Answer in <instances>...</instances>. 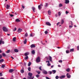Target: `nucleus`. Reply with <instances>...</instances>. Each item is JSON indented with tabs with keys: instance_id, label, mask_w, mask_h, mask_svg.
Masks as SVG:
<instances>
[{
	"instance_id": "obj_1",
	"label": "nucleus",
	"mask_w": 79,
	"mask_h": 79,
	"mask_svg": "<svg viewBox=\"0 0 79 79\" xmlns=\"http://www.w3.org/2000/svg\"><path fill=\"white\" fill-rule=\"evenodd\" d=\"M28 76L30 77H28V79H33L34 78V77H32V73H29L28 74Z\"/></svg>"
},
{
	"instance_id": "obj_2",
	"label": "nucleus",
	"mask_w": 79,
	"mask_h": 79,
	"mask_svg": "<svg viewBox=\"0 0 79 79\" xmlns=\"http://www.w3.org/2000/svg\"><path fill=\"white\" fill-rule=\"evenodd\" d=\"M36 63H39L40 61V57H38L36 59Z\"/></svg>"
},
{
	"instance_id": "obj_3",
	"label": "nucleus",
	"mask_w": 79,
	"mask_h": 79,
	"mask_svg": "<svg viewBox=\"0 0 79 79\" xmlns=\"http://www.w3.org/2000/svg\"><path fill=\"white\" fill-rule=\"evenodd\" d=\"M42 6H43V5L41 4L40 5L38 6V8L39 10H41V9L42 8Z\"/></svg>"
},
{
	"instance_id": "obj_4",
	"label": "nucleus",
	"mask_w": 79,
	"mask_h": 79,
	"mask_svg": "<svg viewBox=\"0 0 79 79\" xmlns=\"http://www.w3.org/2000/svg\"><path fill=\"white\" fill-rule=\"evenodd\" d=\"M2 29L4 32H7L8 31V29L5 27H3L2 28Z\"/></svg>"
},
{
	"instance_id": "obj_5",
	"label": "nucleus",
	"mask_w": 79,
	"mask_h": 79,
	"mask_svg": "<svg viewBox=\"0 0 79 79\" xmlns=\"http://www.w3.org/2000/svg\"><path fill=\"white\" fill-rule=\"evenodd\" d=\"M48 63L47 64V66H50V65H51V64L50 63V61L49 60L47 61L46 63Z\"/></svg>"
},
{
	"instance_id": "obj_6",
	"label": "nucleus",
	"mask_w": 79,
	"mask_h": 79,
	"mask_svg": "<svg viewBox=\"0 0 79 79\" xmlns=\"http://www.w3.org/2000/svg\"><path fill=\"white\" fill-rule=\"evenodd\" d=\"M31 48H34V47H35V45L34 44H32L31 45Z\"/></svg>"
},
{
	"instance_id": "obj_7",
	"label": "nucleus",
	"mask_w": 79,
	"mask_h": 79,
	"mask_svg": "<svg viewBox=\"0 0 79 79\" xmlns=\"http://www.w3.org/2000/svg\"><path fill=\"white\" fill-rule=\"evenodd\" d=\"M43 73L44 74H47V72L45 70H43Z\"/></svg>"
},
{
	"instance_id": "obj_8",
	"label": "nucleus",
	"mask_w": 79,
	"mask_h": 79,
	"mask_svg": "<svg viewBox=\"0 0 79 79\" xmlns=\"http://www.w3.org/2000/svg\"><path fill=\"white\" fill-rule=\"evenodd\" d=\"M59 77L60 79H62V78H64V77H65V76L62 75L61 77Z\"/></svg>"
},
{
	"instance_id": "obj_9",
	"label": "nucleus",
	"mask_w": 79,
	"mask_h": 79,
	"mask_svg": "<svg viewBox=\"0 0 79 79\" xmlns=\"http://www.w3.org/2000/svg\"><path fill=\"white\" fill-rule=\"evenodd\" d=\"M22 31V29L21 28H19L18 31V32H21Z\"/></svg>"
},
{
	"instance_id": "obj_10",
	"label": "nucleus",
	"mask_w": 79,
	"mask_h": 79,
	"mask_svg": "<svg viewBox=\"0 0 79 79\" xmlns=\"http://www.w3.org/2000/svg\"><path fill=\"white\" fill-rule=\"evenodd\" d=\"M20 21L18 19H16V22L17 23H18L19 22H20Z\"/></svg>"
},
{
	"instance_id": "obj_11",
	"label": "nucleus",
	"mask_w": 79,
	"mask_h": 79,
	"mask_svg": "<svg viewBox=\"0 0 79 79\" xmlns=\"http://www.w3.org/2000/svg\"><path fill=\"white\" fill-rule=\"evenodd\" d=\"M51 10H49L48 11V15H51Z\"/></svg>"
},
{
	"instance_id": "obj_12",
	"label": "nucleus",
	"mask_w": 79,
	"mask_h": 79,
	"mask_svg": "<svg viewBox=\"0 0 79 79\" xmlns=\"http://www.w3.org/2000/svg\"><path fill=\"white\" fill-rule=\"evenodd\" d=\"M24 44H26L27 42V39H25L24 41H23Z\"/></svg>"
},
{
	"instance_id": "obj_13",
	"label": "nucleus",
	"mask_w": 79,
	"mask_h": 79,
	"mask_svg": "<svg viewBox=\"0 0 79 79\" xmlns=\"http://www.w3.org/2000/svg\"><path fill=\"white\" fill-rule=\"evenodd\" d=\"M29 54V53L28 52H27L25 53L24 55L25 56H27Z\"/></svg>"
},
{
	"instance_id": "obj_14",
	"label": "nucleus",
	"mask_w": 79,
	"mask_h": 79,
	"mask_svg": "<svg viewBox=\"0 0 79 79\" xmlns=\"http://www.w3.org/2000/svg\"><path fill=\"white\" fill-rule=\"evenodd\" d=\"M14 71V70L13 69H10L9 70V72L10 73H13V71Z\"/></svg>"
},
{
	"instance_id": "obj_15",
	"label": "nucleus",
	"mask_w": 79,
	"mask_h": 79,
	"mask_svg": "<svg viewBox=\"0 0 79 79\" xmlns=\"http://www.w3.org/2000/svg\"><path fill=\"white\" fill-rule=\"evenodd\" d=\"M46 24L48 26H51V24L50 23L48 22L46 23Z\"/></svg>"
},
{
	"instance_id": "obj_16",
	"label": "nucleus",
	"mask_w": 79,
	"mask_h": 79,
	"mask_svg": "<svg viewBox=\"0 0 79 79\" xmlns=\"http://www.w3.org/2000/svg\"><path fill=\"white\" fill-rule=\"evenodd\" d=\"M49 60L50 61L52 62V57H51L50 56H49Z\"/></svg>"
},
{
	"instance_id": "obj_17",
	"label": "nucleus",
	"mask_w": 79,
	"mask_h": 79,
	"mask_svg": "<svg viewBox=\"0 0 79 79\" xmlns=\"http://www.w3.org/2000/svg\"><path fill=\"white\" fill-rule=\"evenodd\" d=\"M65 1L66 3H69V0H65Z\"/></svg>"
},
{
	"instance_id": "obj_18",
	"label": "nucleus",
	"mask_w": 79,
	"mask_h": 79,
	"mask_svg": "<svg viewBox=\"0 0 79 79\" xmlns=\"http://www.w3.org/2000/svg\"><path fill=\"white\" fill-rule=\"evenodd\" d=\"M70 52H74V48L71 49L70 50Z\"/></svg>"
},
{
	"instance_id": "obj_19",
	"label": "nucleus",
	"mask_w": 79,
	"mask_h": 79,
	"mask_svg": "<svg viewBox=\"0 0 79 79\" xmlns=\"http://www.w3.org/2000/svg\"><path fill=\"white\" fill-rule=\"evenodd\" d=\"M52 71L53 74H55L56 73V70H53Z\"/></svg>"
},
{
	"instance_id": "obj_20",
	"label": "nucleus",
	"mask_w": 79,
	"mask_h": 79,
	"mask_svg": "<svg viewBox=\"0 0 79 79\" xmlns=\"http://www.w3.org/2000/svg\"><path fill=\"white\" fill-rule=\"evenodd\" d=\"M66 75L68 78H69V73H67Z\"/></svg>"
},
{
	"instance_id": "obj_21",
	"label": "nucleus",
	"mask_w": 79,
	"mask_h": 79,
	"mask_svg": "<svg viewBox=\"0 0 79 79\" xmlns=\"http://www.w3.org/2000/svg\"><path fill=\"white\" fill-rule=\"evenodd\" d=\"M16 37H14L13 39V41L14 42H15V41H16Z\"/></svg>"
},
{
	"instance_id": "obj_22",
	"label": "nucleus",
	"mask_w": 79,
	"mask_h": 79,
	"mask_svg": "<svg viewBox=\"0 0 79 79\" xmlns=\"http://www.w3.org/2000/svg\"><path fill=\"white\" fill-rule=\"evenodd\" d=\"M18 50L16 49H15L14 50V52H18Z\"/></svg>"
},
{
	"instance_id": "obj_23",
	"label": "nucleus",
	"mask_w": 79,
	"mask_h": 79,
	"mask_svg": "<svg viewBox=\"0 0 79 79\" xmlns=\"http://www.w3.org/2000/svg\"><path fill=\"white\" fill-rule=\"evenodd\" d=\"M32 10H33L34 12H35V11H34V10H35V7H32Z\"/></svg>"
},
{
	"instance_id": "obj_24",
	"label": "nucleus",
	"mask_w": 79,
	"mask_h": 79,
	"mask_svg": "<svg viewBox=\"0 0 79 79\" xmlns=\"http://www.w3.org/2000/svg\"><path fill=\"white\" fill-rule=\"evenodd\" d=\"M24 70L23 69L21 70V73H24Z\"/></svg>"
},
{
	"instance_id": "obj_25",
	"label": "nucleus",
	"mask_w": 79,
	"mask_h": 79,
	"mask_svg": "<svg viewBox=\"0 0 79 79\" xmlns=\"http://www.w3.org/2000/svg\"><path fill=\"white\" fill-rule=\"evenodd\" d=\"M28 70L29 71H31V67H29L28 68Z\"/></svg>"
},
{
	"instance_id": "obj_26",
	"label": "nucleus",
	"mask_w": 79,
	"mask_h": 79,
	"mask_svg": "<svg viewBox=\"0 0 79 79\" xmlns=\"http://www.w3.org/2000/svg\"><path fill=\"white\" fill-rule=\"evenodd\" d=\"M31 53H32V54H34L35 53V51L34 50H33L31 51Z\"/></svg>"
},
{
	"instance_id": "obj_27",
	"label": "nucleus",
	"mask_w": 79,
	"mask_h": 79,
	"mask_svg": "<svg viewBox=\"0 0 79 79\" xmlns=\"http://www.w3.org/2000/svg\"><path fill=\"white\" fill-rule=\"evenodd\" d=\"M36 73L38 74H40V72L39 71H36Z\"/></svg>"
},
{
	"instance_id": "obj_28",
	"label": "nucleus",
	"mask_w": 79,
	"mask_h": 79,
	"mask_svg": "<svg viewBox=\"0 0 79 79\" xmlns=\"http://www.w3.org/2000/svg\"><path fill=\"white\" fill-rule=\"evenodd\" d=\"M64 23V20H62L61 21V24H63Z\"/></svg>"
},
{
	"instance_id": "obj_29",
	"label": "nucleus",
	"mask_w": 79,
	"mask_h": 79,
	"mask_svg": "<svg viewBox=\"0 0 79 79\" xmlns=\"http://www.w3.org/2000/svg\"><path fill=\"white\" fill-rule=\"evenodd\" d=\"M9 7H10V6H9V5H6V8H7V9H8V8H9Z\"/></svg>"
},
{
	"instance_id": "obj_30",
	"label": "nucleus",
	"mask_w": 79,
	"mask_h": 79,
	"mask_svg": "<svg viewBox=\"0 0 79 79\" xmlns=\"http://www.w3.org/2000/svg\"><path fill=\"white\" fill-rule=\"evenodd\" d=\"M48 73L49 74H52V71H49L48 72Z\"/></svg>"
},
{
	"instance_id": "obj_31",
	"label": "nucleus",
	"mask_w": 79,
	"mask_h": 79,
	"mask_svg": "<svg viewBox=\"0 0 79 79\" xmlns=\"http://www.w3.org/2000/svg\"><path fill=\"white\" fill-rule=\"evenodd\" d=\"M66 53H69V51L68 50H67L66 51Z\"/></svg>"
},
{
	"instance_id": "obj_32",
	"label": "nucleus",
	"mask_w": 79,
	"mask_h": 79,
	"mask_svg": "<svg viewBox=\"0 0 79 79\" xmlns=\"http://www.w3.org/2000/svg\"><path fill=\"white\" fill-rule=\"evenodd\" d=\"M31 62H29L28 64V66H31Z\"/></svg>"
},
{
	"instance_id": "obj_33",
	"label": "nucleus",
	"mask_w": 79,
	"mask_h": 79,
	"mask_svg": "<svg viewBox=\"0 0 79 79\" xmlns=\"http://www.w3.org/2000/svg\"><path fill=\"white\" fill-rule=\"evenodd\" d=\"M2 55L3 56H4V57L6 56V55L4 53H2Z\"/></svg>"
},
{
	"instance_id": "obj_34",
	"label": "nucleus",
	"mask_w": 79,
	"mask_h": 79,
	"mask_svg": "<svg viewBox=\"0 0 79 79\" xmlns=\"http://www.w3.org/2000/svg\"><path fill=\"white\" fill-rule=\"evenodd\" d=\"M3 61V59H1L0 60V63H2Z\"/></svg>"
},
{
	"instance_id": "obj_35",
	"label": "nucleus",
	"mask_w": 79,
	"mask_h": 79,
	"mask_svg": "<svg viewBox=\"0 0 79 79\" xmlns=\"http://www.w3.org/2000/svg\"><path fill=\"white\" fill-rule=\"evenodd\" d=\"M66 71L67 72H69V68L66 70Z\"/></svg>"
},
{
	"instance_id": "obj_36",
	"label": "nucleus",
	"mask_w": 79,
	"mask_h": 79,
	"mask_svg": "<svg viewBox=\"0 0 79 79\" xmlns=\"http://www.w3.org/2000/svg\"><path fill=\"white\" fill-rule=\"evenodd\" d=\"M58 78H59V77H58V76H57L56 77V79H58Z\"/></svg>"
},
{
	"instance_id": "obj_37",
	"label": "nucleus",
	"mask_w": 79,
	"mask_h": 79,
	"mask_svg": "<svg viewBox=\"0 0 79 79\" xmlns=\"http://www.w3.org/2000/svg\"><path fill=\"white\" fill-rule=\"evenodd\" d=\"M5 65H2V68H5Z\"/></svg>"
},
{
	"instance_id": "obj_38",
	"label": "nucleus",
	"mask_w": 79,
	"mask_h": 79,
	"mask_svg": "<svg viewBox=\"0 0 79 79\" xmlns=\"http://www.w3.org/2000/svg\"><path fill=\"white\" fill-rule=\"evenodd\" d=\"M29 58V57H28V56H27L25 57V59L26 60H27V59H28Z\"/></svg>"
},
{
	"instance_id": "obj_39",
	"label": "nucleus",
	"mask_w": 79,
	"mask_h": 79,
	"mask_svg": "<svg viewBox=\"0 0 79 79\" xmlns=\"http://www.w3.org/2000/svg\"><path fill=\"white\" fill-rule=\"evenodd\" d=\"M45 4V7H47L48 6V4L47 3H46Z\"/></svg>"
},
{
	"instance_id": "obj_40",
	"label": "nucleus",
	"mask_w": 79,
	"mask_h": 79,
	"mask_svg": "<svg viewBox=\"0 0 79 79\" xmlns=\"http://www.w3.org/2000/svg\"><path fill=\"white\" fill-rule=\"evenodd\" d=\"M58 15L59 16H60L61 15V13H60V12H59L58 13Z\"/></svg>"
},
{
	"instance_id": "obj_41",
	"label": "nucleus",
	"mask_w": 79,
	"mask_h": 79,
	"mask_svg": "<svg viewBox=\"0 0 79 79\" xmlns=\"http://www.w3.org/2000/svg\"><path fill=\"white\" fill-rule=\"evenodd\" d=\"M77 50H79V46H78L77 47Z\"/></svg>"
},
{
	"instance_id": "obj_42",
	"label": "nucleus",
	"mask_w": 79,
	"mask_h": 79,
	"mask_svg": "<svg viewBox=\"0 0 79 79\" xmlns=\"http://www.w3.org/2000/svg\"><path fill=\"white\" fill-rule=\"evenodd\" d=\"M30 37H33V35H32V33H31L30 35Z\"/></svg>"
},
{
	"instance_id": "obj_43",
	"label": "nucleus",
	"mask_w": 79,
	"mask_h": 79,
	"mask_svg": "<svg viewBox=\"0 0 79 79\" xmlns=\"http://www.w3.org/2000/svg\"><path fill=\"white\" fill-rule=\"evenodd\" d=\"M59 7H61V6H62V4H60L59 5Z\"/></svg>"
},
{
	"instance_id": "obj_44",
	"label": "nucleus",
	"mask_w": 79,
	"mask_h": 79,
	"mask_svg": "<svg viewBox=\"0 0 79 79\" xmlns=\"http://www.w3.org/2000/svg\"><path fill=\"white\" fill-rule=\"evenodd\" d=\"M59 63H62V60H59Z\"/></svg>"
},
{
	"instance_id": "obj_45",
	"label": "nucleus",
	"mask_w": 79,
	"mask_h": 79,
	"mask_svg": "<svg viewBox=\"0 0 79 79\" xmlns=\"http://www.w3.org/2000/svg\"><path fill=\"white\" fill-rule=\"evenodd\" d=\"M41 67H40L39 68V69L40 70V71H42V69H41Z\"/></svg>"
},
{
	"instance_id": "obj_46",
	"label": "nucleus",
	"mask_w": 79,
	"mask_h": 79,
	"mask_svg": "<svg viewBox=\"0 0 79 79\" xmlns=\"http://www.w3.org/2000/svg\"><path fill=\"white\" fill-rule=\"evenodd\" d=\"M10 50H8L6 52H7V53H10Z\"/></svg>"
},
{
	"instance_id": "obj_47",
	"label": "nucleus",
	"mask_w": 79,
	"mask_h": 79,
	"mask_svg": "<svg viewBox=\"0 0 79 79\" xmlns=\"http://www.w3.org/2000/svg\"><path fill=\"white\" fill-rule=\"evenodd\" d=\"M45 34H47V33H48V31H45Z\"/></svg>"
},
{
	"instance_id": "obj_48",
	"label": "nucleus",
	"mask_w": 79,
	"mask_h": 79,
	"mask_svg": "<svg viewBox=\"0 0 79 79\" xmlns=\"http://www.w3.org/2000/svg\"><path fill=\"white\" fill-rule=\"evenodd\" d=\"M36 77H39V75H36Z\"/></svg>"
},
{
	"instance_id": "obj_49",
	"label": "nucleus",
	"mask_w": 79,
	"mask_h": 79,
	"mask_svg": "<svg viewBox=\"0 0 79 79\" xmlns=\"http://www.w3.org/2000/svg\"><path fill=\"white\" fill-rule=\"evenodd\" d=\"M2 58V55L0 54V59H1Z\"/></svg>"
},
{
	"instance_id": "obj_50",
	"label": "nucleus",
	"mask_w": 79,
	"mask_h": 79,
	"mask_svg": "<svg viewBox=\"0 0 79 79\" xmlns=\"http://www.w3.org/2000/svg\"><path fill=\"white\" fill-rule=\"evenodd\" d=\"M0 76H2V73H0Z\"/></svg>"
},
{
	"instance_id": "obj_51",
	"label": "nucleus",
	"mask_w": 79,
	"mask_h": 79,
	"mask_svg": "<svg viewBox=\"0 0 79 79\" xmlns=\"http://www.w3.org/2000/svg\"><path fill=\"white\" fill-rule=\"evenodd\" d=\"M16 30V28H15L13 30L14 31H15Z\"/></svg>"
},
{
	"instance_id": "obj_52",
	"label": "nucleus",
	"mask_w": 79,
	"mask_h": 79,
	"mask_svg": "<svg viewBox=\"0 0 79 79\" xmlns=\"http://www.w3.org/2000/svg\"><path fill=\"white\" fill-rule=\"evenodd\" d=\"M25 36H27L28 35V34H27V33H26L25 35Z\"/></svg>"
},
{
	"instance_id": "obj_53",
	"label": "nucleus",
	"mask_w": 79,
	"mask_h": 79,
	"mask_svg": "<svg viewBox=\"0 0 79 79\" xmlns=\"http://www.w3.org/2000/svg\"><path fill=\"white\" fill-rule=\"evenodd\" d=\"M46 79H50L49 78H48V77H46Z\"/></svg>"
},
{
	"instance_id": "obj_54",
	"label": "nucleus",
	"mask_w": 79,
	"mask_h": 79,
	"mask_svg": "<svg viewBox=\"0 0 79 79\" xmlns=\"http://www.w3.org/2000/svg\"><path fill=\"white\" fill-rule=\"evenodd\" d=\"M10 16L11 17H13V16H14V15H13L11 14V15H10Z\"/></svg>"
},
{
	"instance_id": "obj_55",
	"label": "nucleus",
	"mask_w": 79,
	"mask_h": 79,
	"mask_svg": "<svg viewBox=\"0 0 79 79\" xmlns=\"http://www.w3.org/2000/svg\"><path fill=\"white\" fill-rule=\"evenodd\" d=\"M22 7L23 8H24L25 7H24V6H22Z\"/></svg>"
},
{
	"instance_id": "obj_56",
	"label": "nucleus",
	"mask_w": 79,
	"mask_h": 79,
	"mask_svg": "<svg viewBox=\"0 0 79 79\" xmlns=\"http://www.w3.org/2000/svg\"><path fill=\"white\" fill-rule=\"evenodd\" d=\"M2 40H0V45H1V44H2Z\"/></svg>"
},
{
	"instance_id": "obj_57",
	"label": "nucleus",
	"mask_w": 79,
	"mask_h": 79,
	"mask_svg": "<svg viewBox=\"0 0 79 79\" xmlns=\"http://www.w3.org/2000/svg\"><path fill=\"white\" fill-rule=\"evenodd\" d=\"M68 13V11H66V14H68V13Z\"/></svg>"
},
{
	"instance_id": "obj_58",
	"label": "nucleus",
	"mask_w": 79,
	"mask_h": 79,
	"mask_svg": "<svg viewBox=\"0 0 79 79\" xmlns=\"http://www.w3.org/2000/svg\"><path fill=\"white\" fill-rule=\"evenodd\" d=\"M2 44H4V43H5L4 42V41H2Z\"/></svg>"
},
{
	"instance_id": "obj_59",
	"label": "nucleus",
	"mask_w": 79,
	"mask_h": 79,
	"mask_svg": "<svg viewBox=\"0 0 79 79\" xmlns=\"http://www.w3.org/2000/svg\"><path fill=\"white\" fill-rule=\"evenodd\" d=\"M69 27H70V28H71V27H73V26H69Z\"/></svg>"
},
{
	"instance_id": "obj_60",
	"label": "nucleus",
	"mask_w": 79,
	"mask_h": 79,
	"mask_svg": "<svg viewBox=\"0 0 79 79\" xmlns=\"http://www.w3.org/2000/svg\"><path fill=\"white\" fill-rule=\"evenodd\" d=\"M32 35H33V37H34V35H35V34L33 33V34H32Z\"/></svg>"
},
{
	"instance_id": "obj_61",
	"label": "nucleus",
	"mask_w": 79,
	"mask_h": 79,
	"mask_svg": "<svg viewBox=\"0 0 79 79\" xmlns=\"http://www.w3.org/2000/svg\"><path fill=\"white\" fill-rule=\"evenodd\" d=\"M51 68H53V65H52V66H51Z\"/></svg>"
},
{
	"instance_id": "obj_62",
	"label": "nucleus",
	"mask_w": 79,
	"mask_h": 79,
	"mask_svg": "<svg viewBox=\"0 0 79 79\" xmlns=\"http://www.w3.org/2000/svg\"><path fill=\"white\" fill-rule=\"evenodd\" d=\"M58 67H61V65H58Z\"/></svg>"
},
{
	"instance_id": "obj_63",
	"label": "nucleus",
	"mask_w": 79,
	"mask_h": 79,
	"mask_svg": "<svg viewBox=\"0 0 79 79\" xmlns=\"http://www.w3.org/2000/svg\"><path fill=\"white\" fill-rule=\"evenodd\" d=\"M0 79H4V78H3L1 77L0 78Z\"/></svg>"
},
{
	"instance_id": "obj_64",
	"label": "nucleus",
	"mask_w": 79,
	"mask_h": 79,
	"mask_svg": "<svg viewBox=\"0 0 79 79\" xmlns=\"http://www.w3.org/2000/svg\"><path fill=\"white\" fill-rule=\"evenodd\" d=\"M11 58H12V59H14V58H13V57L12 56L11 57Z\"/></svg>"
}]
</instances>
